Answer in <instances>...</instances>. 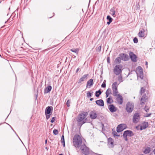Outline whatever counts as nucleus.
Segmentation results:
<instances>
[{
  "label": "nucleus",
  "instance_id": "nucleus-60",
  "mask_svg": "<svg viewBox=\"0 0 155 155\" xmlns=\"http://www.w3.org/2000/svg\"><path fill=\"white\" fill-rule=\"evenodd\" d=\"M106 82V81H105V80H104V82Z\"/></svg>",
  "mask_w": 155,
  "mask_h": 155
},
{
  "label": "nucleus",
  "instance_id": "nucleus-42",
  "mask_svg": "<svg viewBox=\"0 0 155 155\" xmlns=\"http://www.w3.org/2000/svg\"><path fill=\"white\" fill-rule=\"evenodd\" d=\"M51 114H45L47 120L48 119L50 118V116Z\"/></svg>",
  "mask_w": 155,
  "mask_h": 155
},
{
  "label": "nucleus",
  "instance_id": "nucleus-37",
  "mask_svg": "<svg viewBox=\"0 0 155 155\" xmlns=\"http://www.w3.org/2000/svg\"><path fill=\"white\" fill-rule=\"evenodd\" d=\"M123 136L126 141H127L128 140L127 137V136H126V135H125L124 133H123Z\"/></svg>",
  "mask_w": 155,
  "mask_h": 155
},
{
  "label": "nucleus",
  "instance_id": "nucleus-28",
  "mask_svg": "<svg viewBox=\"0 0 155 155\" xmlns=\"http://www.w3.org/2000/svg\"><path fill=\"white\" fill-rule=\"evenodd\" d=\"M93 93L92 91H88L87 93V96L88 98L92 96V94Z\"/></svg>",
  "mask_w": 155,
  "mask_h": 155
},
{
  "label": "nucleus",
  "instance_id": "nucleus-43",
  "mask_svg": "<svg viewBox=\"0 0 155 155\" xmlns=\"http://www.w3.org/2000/svg\"><path fill=\"white\" fill-rule=\"evenodd\" d=\"M101 87H106V83L105 82H103V83L101 85Z\"/></svg>",
  "mask_w": 155,
  "mask_h": 155
},
{
  "label": "nucleus",
  "instance_id": "nucleus-45",
  "mask_svg": "<svg viewBox=\"0 0 155 155\" xmlns=\"http://www.w3.org/2000/svg\"><path fill=\"white\" fill-rule=\"evenodd\" d=\"M107 61L108 63V64H110V58L109 57H107Z\"/></svg>",
  "mask_w": 155,
  "mask_h": 155
},
{
  "label": "nucleus",
  "instance_id": "nucleus-38",
  "mask_svg": "<svg viewBox=\"0 0 155 155\" xmlns=\"http://www.w3.org/2000/svg\"><path fill=\"white\" fill-rule=\"evenodd\" d=\"M53 133L55 135H57L58 134V131L56 129H54L53 131Z\"/></svg>",
  "mask_w": 155,
  "mask_h": 155
},
{
  "label": "nucleus",
  "instance_id": "nucleus-4",
  "mask_svg": "<svg viewBox=\"0 0 155 155\" xmlns=\"http://www.w3.org/2000/svg\"><path fill=\"white\" fill-rule=\"evenodd\" d=\"M122 66L121 65H116L114 69V72L116 75H118L121 74L122 72L121 68Z\"/></svg>",
  "mask_w": 155,
  "mask_h": 155
},
{
  "label": "nucleus",
  "instance_id": "nucleus-25",
  "mask_svg": "<svg viewBox=\"0 0 155 155\" xmlns=\"http://www.w3.org/2000/svg\"><path fill=\"white\" fill-rule=\"evenodd\" d=\"M115 11L114 8H112L110 10V13L114 17H115Z\"/></svg>",
  "mask_w": 155,
  "mask_h": 155
},
{
  "label": "nucleus",
  "instance_id": "nucleus-52",
  "mask_svg": "<svg viewBox=\"0 0 155 155\" xmlns=\"http://www.w3.org/2000/svg\"><path fill=\"white\" fill-rule=\"evenodd\" d=\"M61 143L63 144V147H64L65 146V142H62Z\"/></svg>",
  "mask_w": 155,
  "mask_h": 155
},
{
  "label": "nucleus",
  "instance_id": "nucleus-26",
  "mask_svg": "<svg viewBox=\"0 0 155 155\" xmlns=\"http://www.w3.org/2000/svg\"><path fill=\"white\" fill-rule=\"evenodd\" d=\"M121 58L120 57H118L115 60V62L117 64H120L121 62Z\"/></svg>",
  "mask_w": 155,
  "mask_h": 155
},
{
  "label": "nucleus",
  "instance_id": "nucleus-51",
  "mask_svg": "<svg viewBox=\"0 0 155 155\" xmlns=\"http://www.w3.org/2000/svg\"><path fill=\"white\" fill-rule=\"evenodd\" d=\"M106 93V97H108L109 94H107L106 93Z\"/></svg>",
  "mask_w": 155,
  "mask_h": 155
},
{
  "label": "nucleus",
  "instance_id": "nucleus-11",
  "mask_svg": "<svg viewBox=\"0 0 155 155\" xmlns=\"http://www.w3.org/2000/svg\"><path fill=\"white\" fill-rule=\"evenodd\" d=\"M107 145L109 148H111L114 147V140L111 137H109L107 140Z\"/></svg>",
  "mask_w": 155,
  "mask_h": 155
},
{
  "label": "nucleus",
  "instance_id": "nucleus-19",
  "mask_svg": "<svg viewBox=\"0 0 155 155\" xmlns=\"http://www.w3.org/2000/svg\"><path fill=\"white\" fill-rule=\"evenodd\" d=\"M93 84L94 82L93 80L92 79H90L87 82L86 87L90 88L93 85Z\"/></svg>",
  "mask_w": 155,
  "mask_h": 155
},
{
  "label": "nucleus",
  "instance_id": "nucleus-63",
  "mask_svg": "<svg viewBox=\"0 0 155 155\" xmlns=\"http://www.w3.org/2000/svg\"><path fill=\"white\" fill-rule=\"evenodd\" d=\"M134 99H135V97H134Z\"/></svg>",
  "mask_w": 155,
  "mask_h": 155
},
{
  "label": "nucleus",
  "instance_id": "nucleus-27",
  "mask_svg": "<svg viewBox=\"0 0 155 155\" xmlns=\"http://www.w3.org/2000/svg\"><path fill=\"white\" fill-rule=\"evenodd\" d=\"M113 102L112 97L110 96L107 99V104H110Z\"/></svg>",
  "mask_w": 155,
  "mask_h": 155
},
{
  "label": "nucleus",
  "instance_id": "nucleus-32",
  "mask_svg": "<svg viewBox=\"0 0 155 155\" xmlns=\"http://www.w3.org/2000/svg\"><path fill=\"white\" fill-rule=\"evenodd\" d=\"M107 19L109 21H110L111 22H112L113 20L112 18L110 15L107 16Z\"/></svg>",
  "mask_w": 155,
  "mask_h": 155
},
{
  "label": "nucleus",
  "instance_id": "nucleus-7",
  "mask_svg": "<svg viewBox=\"0 0 155 155\" xmlns=\"http://www.w3.org/2000/svg\"><path fill=\"white\" fill-rule=\"evenodd\" d=\"M138 70L137 72V74L138 77L141 79H143V71L142 68L141 67L138 66L137 67Z\"/></svg>",
  "mask_w": 155,
  "mask_h": 155
},
{
  "label": "nucleus",
  "instance_id": "nucleus-30",
  "mask_svg": "<svg viewBox=\"0 0 155 155\" xmlns=\"http://www.w3.org/2000/svg\"><path fill=\"white\" fill-rule=\"evenodd\" d=\"M145 91V89L143 87H142L140 91V94L141 95H142V94Z\"/></svg>",
  "mask_w": 155,
  "mask_h": 155
},
{
  "label": "nucleus",
  "instance_id": "nucleus-13",
  "mask_svg": "<svg viewBox=\"0 0 155 155\" xmlns=\"http://www.w3.org/2000/svg\"><path fill=\"white\" fill-rule=\"evenodd\" d=\"M53 110V107L51 106H48L45 109V114H52Z\"/></svg>",
  "mask_w": 155,
  "mask_h": 155
},
{
  "label": "nucleus",
  "instance_id": "nucleus-34",
  "mask_svg": "<svg viewBox=\"0 0 155 155\" xmlns=\"http://www.w3.org/2000/svg\"><path fill=\"white\" fill-rule=\"evenodd\" d=\"M101 46L100 45L96 49V51L98 52H100L101 51Z\"/></svg>",
  "mask_w": 155,
  "mask_h": 155
},
{
  "label": "nucleus",
  "instance_id": "nucleus-50",
  "mask_svg": "<svg viewBox=\"0 0 155 155\" xmlns=\"http://www.w3.org/2000/svg\"><path fill=\"white\" fill-rule=\"evenodd\" d=\"M112 22L111 21H107V24L108 25H109V24H110V23H111Z\"/></svg>",
  "mask_w": 155,
  "mask_h": 155
},
{
  "label": "nucleus",
  "instance_id": "nucleus-58",
  "mask_svg": "<svg viewBox=\"0 0 155 155\" xmlns=\"http://www.w3.org/2000/svg\"><path fill=\"white\" fill-rule=\"evenodd\" d=\"M45 149H46L47 150H48V148L47 147H45Z\"/></svg>",
  "mask_w": 155,
  "mask_h": 155
},
{
  "label": "nucleus",
  "instance_id": "nucleus-55",
  "mask_svg": "<svg viewBox=\"0 0 155 155\" xmlns=\"http://www.w3.org/2000/svg\"><path fill=\"white\" fill-rule=\"evenodd\" d=\"M47 140H45V143L46 144L47 143Z\"/></svg>",
  "mask_w": 155,
  "mask_h": 155
},
{
  "label": "nucleus",
  "instance_id": "nucleus-3",
  "mask_svg": "<svg viewBox=\"0 0 155 155\" xmlns=\"http://www.w3.org/2000/svg\"><path fill=\"white\" fill-rule=\"evenodd\" d=\"M117 82H114L112 85V89L113 90V95L114 97H116L118 93L117 90Z\"/></svg>",
  "mask_w": 155,
  "mask_h": 155
},
{
  "label": "nucleus",
  "instance_id": "nucleus-61",
  "mask_svg": "<svg viewBox=\"0 0 155 155\" xmlns=\"http://www.w3.org/2000/svg\"><path fill=\"white\" fill-rule=\"evenodd\" d=\"M63 154H59V155H62Z\"/></svg>",
  "mask_w": 155,
  "mask_h": 155
},
{
  "label": "nucleus",
  "instance_id": "nucleus-15",
  "mask_svg": "<svg viewBox=\"0 0 155 155\" xmlns=\"http://www.w3.org/2000/svg\"><path fill=\"white\" fill-rule=\"evenodd\" d=\"M97 114L95 110H94L90 112V117L91 119H94L97 117Z\"/></svg>",
  "mask_w": 155,
  "mask_h": 155
},
{
  "label": "nucleus",
  "instance_id": "nucleus-49",
  "mask_svg": "<svg viewBox=\"0 0 155 155\" xmlns=\"http://www.w3.org/2000/svg\"><path fill=\"white\" fill-rule=\"evenodd\" d=\"M114 137H115V136L119 137L120 135H118L117 134H117H115L114 135Z\"/></svg>",
  "mask_w": 155,
  "mask_h": 155
},
{
  "label": "nucleus",
  "instance_id": "nucleus-54",
  "mask_svg": "<svg viewBox=\"0 0 155 155\" xmlns=\"http://www.w3.org/2000/svg\"><path fill=\"white\" fill-rule=\"evenodd\" d=\"M93 100V98H91L90 99V100L91 101H92Z\"/></svg>",
  "mask_w": 155,
  "mask_h": 155
},
{
  "label": "nucleus",
  "instance_id": "nucleus-33",
  "mask_svg": "<svg viewBox=\"0 0 155 155\" xmlns=\"http://www.w3.org/2000/svg\"><path fill=\"white\" fill-rule=\"evenodd\" d=\"M70 51H72L73 52L76 53L77 54H78V49H75V48L72 49L70 50Z\"/></svg>",
  "mask_w": 155,
  "mask_h": 155
},
{
  "label": "nucleus",
  "instance_id": "nucleus-59",
  "mask_svg": "<svg viewBox=\"0 0 155 155\" xmlns=\"http://www.w3.org/2000/svg\"><path fill=\"white\" fill-rule=\"evenodd\" d=\"M95 154L96 155H99V154H97V153H95Z\"/></svg>",
  "mask_w": 155,
  "mask_h": 155
},
{
  "label": "nucleus",
  "instance_id": "nucleus-24",
  "mask_svg": "<svg viewBox=\"0 0 155 155\" xmlns=\"http://www.w3.org/2000/svg\"><path fill=\"white\" fill-rule=\"evenodd\" d=\"M51 86L50 85L48 86L45 88L44 91V93L46 94L50 92L51 89Z\"/></svg>",
  "mask_w": 155,
  "mask_h": 155
},
{
  "label": "nucleus",
  "instance_id": "nucleus-1",
  "mask_svg": "<svg viewBox=\"0 0 155 155\" xmlns=\"http://www.w3.org/2000/svg\"><path fill=\"white\" fill-rule=\"evenodd\" d=\"M82 143V140L81 136L78 134L74 135L73 139L74 146L76 147H79Z\"/></svg>",
  "mask_w": 155,
  "mask_h": 155
},
{
  "label": "nucleus",
  "instance_id": "nucleus-47",
  "mask_svg": "<svg viewBox=\"0 0 155 155\" xmlns=\"http://www.w3.org/2000/svg\"><path fill=\"white\" fill-rule=\"evenodd\" d=\"M144 110H145L147 112H148L149 111V108H147V107H146V106H145V108H144Z\"/></svg>",
  "mask_w": 155,
  "mask_h": 155
},
{
  "label": "nucleus",
  "instance_id": "nucleus-29",
  "mask_svg": "<svg viewBox=\"0 0 155 155\" xmlns=\"http://www.w3.org/2000/svg\"><path fill=\"white\" fill-rule=\"evenodd\" d=\"M101 93L102 92L100 90H99L98 91H97L95 92V96L97 97H99L100 95L101 94Z\"/></svg>",
  "mask_w": 155,
  "mask_h": 155
},
{
  "label": "nucleus",
  "instance_id": "nucleus-14",
  "mask_svg": "<svg viewBox=\"0 0 155 155\" xmlns=\"http://www.w3.org/2000/svg\"><path fill=\"white\" fill-rule=\"evenodd\" d=\"M131 61L134 62L137 61V57L136 55L133 52H130L129 53Z\"/></svg>",
  "mask_w": 155,
  "mask_h": 155
},
{
  "label": "nucleus",
  "instance_id": "nucleus-41",
  "mask_svg": "<svg viewBox=\"0 0 155 155\" xmlns=\"http://www.w3.org/2000/svg\"><path fill=\"white\" fill-rule=\"evenodd\" d=\"M64 136L63 135H62L61 137V142H64Z\"/></svg>",
  "mask_w": 155,
  "mask_h": 155
},
{
  "label": "nucleus",
  "instance_id": "nucleus-48",
  "mask_svg": "<svg viewBox=\"0 0 155 155\" xmlns=\"http://www.w3.org/2000/svg\"><path fill=\"white\" fill-rule=\"evenodd\" d=\"M112 134H113L114 135L115 134H117V132L115 131H114V130H113Z\"/></svg>",
  "mask_w": 155,
  "mask_h": 155
},
{
  "label": "nucleus",
  "instance_id": "nucleus-62",
  "mask_svg": "<svg viewBox=\"0 0 155 155\" xmlns=\"http://www.w3.org/2000/svg\"><path fill=\"white\" fill-rule=\"evenodd\" d=\"M1 55L0 54V57H1Z\"/></svg>",
  "mask_w": 155,
  "mask_h": 155
},
{
  "label": "nucleus",
  "instance_id": "nucleus-23",
  "mask_svg": "<svg viewBox=\"0 0 155 155\" xmlns=\"http://www.w3.org/2000/svg\"><path fill=\"white\" fill-rule=\"evenodd\" d=\"M145 31L143 29H142L140 30L138 34V36L140 38H142L144 36V33Z\"/></svg>",
  "mask_w": 155,
  "mask_h": 155
},
{
  "label": "nucleus",
  "instance_id": "nucleus-56",
  "mask_svg": "<svg viewBox=\"0 0 155 155\" xmlns=\"http://www.w3.org/2000/svg\"><path fill=\"white\" fill-rule=\"evenodd\" d=\"M145 64H146V65H147V64H148V63H147V61H146Z\"/></svg>",
  "mask_w": 155,
  "mask_h": 155
},
{
  "label": "nucleus",
  "instance_id": "nucleus-21",
  "mask_svg": "<svg viewBox=\"0 0 155 155\" xmlns=\"http://www.w3.org/2000/svg\"><path fill=\"white\" fill-rule=\"evenodd\" d=\"M96 104L100 106L103 107L104 106V102L102 99H100L96 101Z\"/></svg>",
  "mask_w": 155,
  "mask_h": 155
},
{
  "label": "nucleus",
  "instance_id": "nucleus-6",
  "mask_svg": "<svg viewBox=\"0 0 155 155\" xmlns=\"http://www.w3.org/2000/svg\"><path fill=\"white\" fill-rule=\"evenodd\" d=\"M134 108V104L133 103L128 102L126 105V110L128 113H131L133 111Z\"/></svg>",
  "mask_w": 155,
  "mask_h": 155
},
{
  "label": "nucleus",
  "instance_id": "nucleus-31",
  "mask_svg": "<svg viewBox=\"0 0 155 155\" xmlns=\"http://www.w3.org/2000/svg\"><path fill=\"white\" fill-rule=\"evenodd\" d=\"M150 150L149 148L146 149L143 151V153L145 154H147L150 153Z\"/></svg>",
  "mask_w": 155,
  "mask_h": 155
},
{
  "label": "nucleus",
  "instance_id": "nucleus-53",
  "mask_svg": "<svg viewBox=\"0 0 155 155\" xmlns=\"http://www.w3.org/2000/svg\"><path fill=\"white\" fill-rule=\"evenodd\" d=\"M79 68H77V70H76V73H77L78 72V71H79Z\"/></svg>",
  "mask_w": 155,
  "mask_h": 155
},
{
  "label": "nucleus",
  "instance_id": "nucleus-10",
  "mask_svg": "<svg viewBox=\"0 0 155 155\" xmlns=\"http://www.w3.org/2000/svg\"><path fill=\"white\" fill-rule=\"evenodd\" d=\"M126 125L124 124H120L117 127V131L120 133L123 131L126 128Z\"/></svg>",
  "mask_w": 155,
  "mask_h": 155
},
{
  "label": "nucleus",
  "instance_id": "nucleus-5",
  "mask_svg": "<svg viewBox=\"0 0 155 155\" xmlns=\"http://www.w3.org/2000/svg\"><path fill=\"white\" fill-rule=\"evenodd\" d=\"M82 153L85 155H88L89 153V150L85 144H83L81 146L80 148Z\"/></svg>",
  "mask_w": 155,
  "mask_h": 155
},
{
  "label": "nucleus",
  "instance_id": "nucleus-8",
  "mask_svg": "<svg viewBox=\"0 0 155 155\" xmlns=\"http://www.w3.org/2000/svg\"><path fill=\"white\" fill-rule=\"evenodd\" d=\"M148 97L145 94H143L140 99V104L143 106L147 101Z\"/></svg>",
  "mask_w": 155,
  "mask_h": 155
},
{
  "label": "nucleus",
  "instance_id": "nucleus-12",
  "mask_svg": "<svg viewBox=\"0 0 155 155\" xmlns=\"http://www.w3.org/2000/svg\"><path fill=\"white\" fill-rule=\"evenodd\" d=\"M119 56L120 57L121 59L124 61H127L129 59L128 55L125 54H119Z\"/></svg>",
  "mask_w": 155,
  "mask_h": 155
},
{
  "label": "nucleus",
  "instance_id": "nucleus-2",
  "mask_svg": "<svg viewBox=\"0 0 155 155\" xmlns=\"http://www.w3.org/2000/svg\"><path fill=\"white\" fill-rule=\"evenodd\" d=\"M87 115L88 113L87 112H83L79 115L77 120L79 125L81 126L85 123L84 119Z\"/></svg>",
  "mask_w": 155,
  "mask_h": 155
},
{
  "label": "nucleus",
  "instance_id": "nucleus-20",
  "mask_svg": "<svg viewBox=\"0 0 155 155\" xmlns=\"http://www.w3.org/2000/svg\"><path fill=\"white\" fill-rule=\"evenodd\" d=\"M124 133L126 135L130 137L133 136L134 135V134L133 132L130 130H127L124 132Z\"/></svg>",
  "mask_w": 155,
  "mask_h": 155
},
{
  "label": "nucleus",
  "instance_id": "nucleus-18",
  "mask_svg": "<svg viewBox=\"0 0 155 155\" xmlns=\"http://www.w3.org/2000/svg\"><path fill=\"white\" fill-rule=\"evenodd\" d=\"M148 127V122H143L142 124V125L140 126V130H142L146 129Z\"/></svg>",
  "mask_w": 155,
  "mask_h": 155
},
{
  "label": "nucleus",
  "instance_id": "nucleus-16",
  "mask_svg": "<svg viewBox=\"0 0 155 155\" xmlns=\"http://www.w3.org/2000/svg\"><path fill=\"white\" fill-rule=\"evenodd\" d=\"M117 96L116 100L118 103L120 105L122 104L123 103V98L122 96L119 94H118Z\"/></svg>",
  "mask_w": 155,
  "mask_h": 155
},
{
  "label": "nucleus",
  "instance_id": "nucleus-44",
  "mask_svg": "<svg viewBox=\"0 0 155 155\" xmlns=\"http://www.w3.org/2000/svg\"><path fill=\"white\" fill-rule=\"evenodd\" d=\"M70 101L69 100H68L67 101L66 104L68 107H69L70 106Z\"/></svg>",
  "mask_w": 155,
  "mask_h": 155
},
{
  "label": "nucleus",
  "instance_id": "nucleus-9",
  "mask_svg": "<svg viewBox=\"0 0 155 155\" xmlns=\"http://www.w3.org/2000/svg\"><path fill=\"white\" fill-rule=\"evenodd\" d=\"M140 115L138 113H135L133 116L132 119L133 122L135 124H136L139 121L140 119Z\"/></svg>",
  "mask_w": 155,
  "mask_h": 155
},
{
  "label": "nucleus",
  "instance_id": "nucleus-46",
  "mask_svg": "<svg viewBox=\"0 0 155 155\" xmlns=\"http://www.w3.org/2000/svg\"><path fill=\"white\" fill-rule=\"evenodd\" d=\"M151 113H149V114H147L146 115H145L144 117H150V115H151Z\"/></svg>",
  "mask_w": 155,
  "mask_h": 155
},
{
  "label": "nucleus",
  "instance_id": "nucleus-35",
  "mask_svg": "<svg viewBox=\"0 0 155 155\" xmlns=\"http://www.w3.org/2000/svg\"><path fill=\"white\" fill-rule=\"evenodd\" d=\"M106 93H107V94H110L111 93V89L110 88H108L107 91H106Z\"/></svg>",
  "mask_w": 155,
  "mask_h": 155
},
{
  "label": "nucleus",
  "instance_id": "nucleus-39",
  "mask_svg": "<svg viewBox=\"0 0 155 155\" xmlns=\"http://www.w3.org/2000/svg\"><path fill=\"white\" fill-rule=\"evenodd\" d=\"M134 42L135 43H137L138 42V39L136 37H135L133 39Z\"/></svg>",
  "mask_w": 155,
  "mask_h": 155
},
{
  "label": "nucleus",
  "instance_id": "nucleus-22",
  "mask_svg": "<svg viewBox=\"0 0 155 155\" xmlns=\"http://www.w3.org/2000/svg\"><path fill=\"white\" fill-rule=\"evenodd\" d=\"M88 76V74H84L83 75L79 80L78 82V83H80L84 80H86L87 78V77Z\"/></svg>",
  "mask_w": 155,
  "mask_h": 155
},
{
  "label": "nucleus",
  "instance_id": "nucleus-57",
  "mask_svg": "<svg viewBox=\"0 0 155 155\" xmlns=\"http://www.w3.org/2000/svg\"><path fill=\"white\" fill-rule=\"evenodd\" d=\"M153 153L154 154H155V149L153 151Z\"/></svg>",
  "mask_w": 155,
  "mask_h": 155
},
{
  "label": "nucleus",
  "instance_id": "nucleus-40",
  "mask_svg": "<svg viewBox=\"0 0 155 155\" xmlns=\"http://www.w3.org/2000/svg\"><path fill=\"white\" fill-rule=\"evenodd\" d=\"M56 118V117H53L52 118L51 122L52 123H53L55 120Z\"/></svg>",
  "mask_w": 155,
  "mask_h": 155
},
{
  "label": "nucleus",
  "instance_id": "nucleus-36",
  "mask_svg": "<svg viewBox=\"0 0 155 155\" xmlns=\"http://www.w3.org/2000/svg\"><path fill=\"white\" fill-rule=\"evenodd\" d=\"M118 81L120 82V83L121 82H122L123 81L122 80V78L121 77V76H119L118 77Z\"/></svg>",
  "mask_w": 155,
  "mask_h": 155
},
{
  "label": "nucleus",
  "instance_id": "nucleus-17",
  "mask_svg": "<svg viewBox=\"0 0 155 155\" xmlns=\"http://www.w3.org/2000/svg\"><path fill=\"white\" fill-rule=\"evenodd\" d=\"M108 109L111 112H114L116 111L117 110V108L115 107L114 105L113 104H110L109 105Z\"/></svg>",
  "mask_w": 155,
  "mask_h": 155
}]
</instances>
